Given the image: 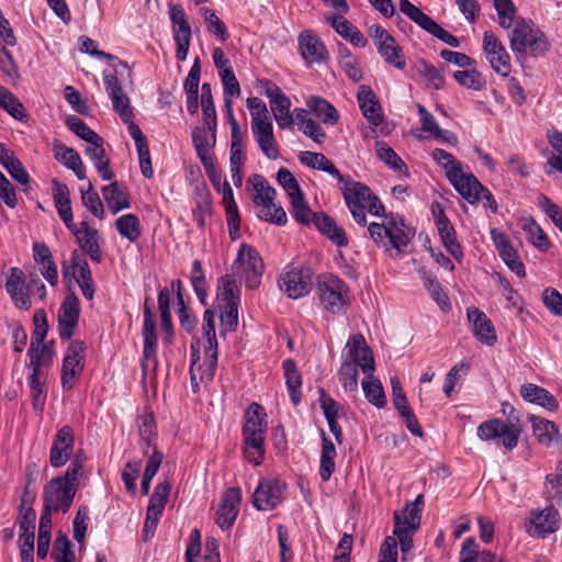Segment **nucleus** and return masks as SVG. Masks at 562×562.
<instances>
[{
	"instance_id": "1",
	"label": "nucleus",
	"mask_w": 562,
	"mask_h": 562,
	"mask_svg": "<svg viewBox=\"0 0 562 562\" xmlns=\"http://www.w3.org/2000/svg\"><path fill=\"white\" fill-rule=\"evenodd\" d=\"M86 454L78 450L63 475L49 480L43 490L44 510L47 514L68 512L76 496L82 476Z\"/></svg>"
},
{
	"instance_id": "2",
	"label": "nucleus",
	"mask_w": 562,
	"mask_h": 562,
	"mask_svg": "<svg viewBox=\"0 0 562 562\" xmlns=\"http://www.w3.org/2000/svg\"><path fill=\"white\" fill-rule=\"evenodd\" d=\"M246 103L251 116V133L255 140L268 159H277L279 150L266 103L258 97L248 98Z\"/></svg>"
},
{
	"instance_id": "3",
	"label": "nucleus",
	"mask_w": 562,
	"mask_h": 562,
	"mask_svg": "<svg viewBox=\"0 0 562 562\" xmlns=\"http://www.w3.org/2000/svg\"><path fill=\"white\" fill-rule=\"evenodd\" d=\"M217 301L222 329L234 331L238 325V308L240 303V289L234 276H223L217 285Z\"/></svg>"
},
{
	"instance_id": "4",
	"label": "nucleus",
	"mask_w": 562,
	"mask_h": 562,
	"mask_svg": "<svg viewBox=\"0 0 562 562\" xmlns=\"http://www.w3.org/2000/svg\"><path fill=\"white\" fill-rule=\"evenodd\" d=\"M316 291L321 304L331 314L342 313L349 304V286L334 274L319 276Z\"/></svg>"
},
{
	"instance_id": "5",
	"label": "nucleus",
	"mask_w": 562,
	"mask_h": 562,
	"mask_svg": "<svg viewBox=\"0 0 562 562\" xmlns=\"http://www.w3.org/2000/svg\"><path fill=\"white\" fill-rule=\"evenodd\" d=\"M233 273L236 279L238 274L249 289H256L260 284L263 273V262L258 251L248 244H241L234 261Z\"/></svg>"
},
{
	"instance_id": "6",
	"label": "nucleus",
	"mask_w": 562,
	"mask_h": 562,
	"mask_svg": "<svg viewBox=\"0 0 562 562\" xmlns=\"http://www.w3.org/2000/svg\"><path fill=\"white\" fill-rule=\"evenodd\" d=\"M519 426L506 423L499 418H492L480 424L476 429L477 437L483 441L497 440L506 452L514 450L520 437Z\"/></svg>"
},
{
	"instance_id": "7",
	"label": "nucleus",
	"mask_w": 562,
	"mask_h": 562,
	"mask_svg": "<svg viewBox=\"0 0 562 562\" xmlns=\"http://www.w3.org/2000/svg\"><path fill=\"white\" fill-rule=\"evenodd\" d=\"M338 182L353 220L359 225H366V205L373 195L370 188L361 182L352 180L349 176H342V180H338Z\"/></svg>"
},
{
	"instance_id": "8",
	"label": "nucleus",
	"mask_w": 562,
	"mask_h": 562,
	"mask_svg": "<svg viewBox=\"0 0 562 562\" xmlns=\"http://www.w3.org/2000/svg\"><path fill=\"white\" fill-rule=\"evenodd\" d=\"M562 525V519L554 503L543 508L531 509L525 522L526 532L533 538L546 539L557 532Z\"/></svg>"
},
{
	"instance_id": "9",
	"label": "nucleus",
	"mask_w": 562,
	"mask_h": 562,
	"mask_svg": "<svg viewBox=\"0 0 562 562\" xmlns=\"http://www.w3.org/2000/svg\"><path fill=\"white\" fill-rule=\"evenodd\" d=\"M86 345L82 340H72L65 353L61 366V387L72 390L79 381L85 368Z\"/></svg>"
},
{
	"instance_id": "10",
	"label": "nucleus",
	"mask_w": 562,
	"mask_h": 562,
	"mask_svg": "<svg viewBox=\"0 0 562 562\" xmlns=\"http://www.w3.org/2000/svg\"><path fill=\"white\" fill-rule=\"evenodd\" d=\"M260 87L269 99L270 109L274 120L280 128H290L293 126V114L290 112V98L270 80H260Z\"/></svg>"
},
{
	"instance_id": "11",
	"label": "nucleus",
	"mask_w": 562,
	"mask_h": 562,
	"mask_svg": "<svg viewBox=\"0 0 562 562\" xmlns=\"http://www.w3.org/2000/svg\"><path fill=\"white\" fill-rule=\"evenodd\" d=\"M313 285V273L308 268H286L279 279L280 290L290 299L296 300L310 293Z\"/></svg>"
},
{
	"instance_id": "12",
	"label": "nucleus",
	"mask_w": 562,
	"mask_h": 562,
	"mask_svg": "<svg viewBox=\"0 0 562 562\" xmlns=\"http://www.w3.org/2000/svg\"><path fill=\"white\" fill-rule=\"evenodd\" d=\"M286 484L280 479H261L252 494V505L258 510H272L285 497Z\"/></svg>"
},
{
	"instance_id": "13",
	"label": "nucleus",
	"mask_w": 562,
	"mask_h": 562,
	"mask_svg": "<svg viewBox=\"0 0 562 562\" xmlns=\"http://www.w3.org/2000/svg\"><path fill=\"white\" fill-rule=\"evenodd\" d=\"M370 35L374 42L378 53L384 61L403 70L406 63L402 48L396 43L395 38L380 25H372L370 27Z\"/></svg>"
},
{
	"instance_id": "14",
	"label": "nucleus",
	"mask_w": 562,
	"mask_h": 562,
	"mask_svg": "<svg viewBox=\"0 0 562 562\" xmlns=\"http://www.w3.org/2000/svg\"><path fill=\"white\" fill-rule=\"evenodd\" d=\"M483 52L495 72L507 77L510 72V57L502 42L491 31L483 34Z\"/></svg>"
},
{
	"instance_id": "15",
	"label": "nucleus",
	"mask_w": 562,
	"mask_h": 562,
	"mask_svg": "<svg viewBox=\"0 0 562 562\" xmlns=\"http://www.w3.org/2000/svg\"><path fill=\"white\" fill-rule=\"evenodd\" d=\"M345 349L346 356L342 355V360L356 361L364 375H370L374 372L375 368L372 351L361 334L350 335Z\"/></svg>"
},
{
	"instance_id": "16",
	"label": "nucleus",
	"mask_w": 562,
	"mask_h": 562,
	"mask_svg": "<svg viewBox=\"0 0 562 562\" xmlns=\"http://www.w3.org/2000/svg\"><path fill=\"white\" fill-rule=\"evenodd\" d=\"M75 449V435L70 426H63L54 436L49 450V463L53 468L64 467Z\"/></svg>"
},
{
	"instance_id": "17",
	"label": "nucleus",
	"mask_w": 562,
	"mask_h": 562,
	"mask_svg": "<svg viewBox=\"0 0 562 562\" xmlns=\"http://www.w3.org/2000/svg\"><path fill=\"white\" fill-rule=\"evenodd\" d=\"M240 503L239 487H229L223 493L215 513V522L222 530H227L234 525L239 514Z\"/></svg>"
},
{
	"instance_id": "18",
	"label": "nucleus",
	"mask_w": 562,
	"mask_h": 562,
	"mask_svg": "<svg viewBox=\"0 0 562 562\" xmlns=\"http://www.w3.org/2000/svg\"><path fill=\"white\" fill-rule=\"evenodd\" d=\"M79 315V299L74 293L66 295L58 311V331L63 340H69L74 336Z\"/></svg>"
},
{
	"instance_id": "19",
	"label": "nucleus",
	"mask_w": 562,
	"mask_h": 562,
	"mask_svg": "<svg viewBox=\"0 0 562 562\" xmlns=\"http://www.w3.org/2000/svg\"><path fill=\"white\" fill-rule=\"evenodd\" d=\"M431 158L438 164L445 171L447 179L451 186L458 191L463 188V184L468 181L473 173H467L462 170L461 162L458 161L454 156L445 149L436 148L431 153Z\"/></svg>"
},
{
	"instance_id": "20",
	"label": "nucleus",
	"mask_w": 562,
	"mask_h": 562,
	"mask_svg": "<svg viewBox=\"0 0 562 562\" xmlns=\"http://www.w3.org/2000/svg\"><path fill=\"white\" fill-rule=\"evenodd\" d=\"M432 216L443 247L457 260L460 259L462 250L457 241L456 229L439 204L432 205Z\"/></svg>"
},
{
	"instance_id": "21",
	"label": "nucleus",
	"mask_w": 562,
	"mask_h": 562,
	"mask_svg": "<svg viewBox=\"0 0 562 562\" xmlns=\"http://www.w3.org/2000/svg\"><path fill=\"white\" fill-rule=\"evenodd\" d=\"M457 192L470 204H476L479 201L483 200V206L485 209L490 210L494 214L497 213L498 204L496 200L491 191L484 187L474 175L468 178L463 188H460Z\"/></svg>"
},
{
	"instance_id": "22",
	"label": "nucleus",
	"mask_w": 562,
	"mask_h": 562,
	"mask_svg": "<svg viewBox=\"0 0 562 562\" xmlns=\"http://www.w3.org/2000/svg\"><path fill=\"white\" fill-rule=\"evenodd\" d=\"M76 237L80 248L88 254L93 262L100 263L103 259L99 244V233L87 222H81L79 227L74 224V228L69 229Z\"/></svg>"
},
{
	"instance_id": "23",
	"label": "nucleus",
	"mask_w": 562,
	"mask_h": 562,
	"mask_svg": "<svg viewBox=\"0 0 562 562\" xmlns=\"http://www.w3.org/2000/svg\"><path fill=\"white\" fill-rule=\"evenodd\" d=\"M357 101L363 116L370 125L378 127L383 123V112L376 94L371 87L361 85L358 88Z\"/></svg>"
},
{
	"instance_id": "24",
	"label": "nucleus",
	"mask_w": 562,
	"mask_h": 562,
	"mask_svg": "<svg viewBox=\"0 0 562 562\" xmlns=\"http://www.w3.org/2000/svg\"><path fill=\"white\" fill-rule=\"evenodd\" d=\"M267 431H241V452L254 465H260L266 457Z\"/></svg>"
},
{
	"instance_id": "25",
	"label": "nucleus",
	"mask_w": 562,
	"mask_h": 562,
	"mask_svg": "<svg viewBox=\"0 0 562 562\" xmlns=\"http://www.w3.org/2000/svg\"><path fill=\"white\" fill-rule=\"evenodd\" d=\"M297 43L300 53L307 64H319L327 57L326 46L312 31L301 32Z\"/></svg>"
},
{
	"instance_id": "26",
	"label": "nucleus",
	"mask_w": 562,
	"mask_h": 562,
	"mask_svg": "<svg viewBox=\"0 0 562 562\" xmlns=\"http://www.w3.org/2000/svg\"><path fill=\"white\" fill-rule=\"evenodd\" d=\"M469 323L472 325L474 336L483 344L492 346L496 342L497 336L491 319L477 307L471 306L467 310Z\"/></svg>"
},
{
	"instance_id": "27",
	"label": "nucleus",
	"mask_w": 562,
	"mask_h": 562,
	"mask_svg": "<svg viewBox=\"0 0 562 562\" xmlns=\"http://www.w3.org/2000/svg\"><path fill=\"white\" fill-rule=\"evenodd\" d=\"M530 422L533 435L541 445L557 449L562 447V436L553 422L536 416H532Z\"/></svg>"
},
{
	"instance_id": "28",
	"label": "nucleus",
	"mask_w": 562,
	"mask_h": 562,
	"mask_svg": "<svg viewBox=\"0 0 562 562\" xmlns=\"http://www.w3.org/2000/svg\"><path fill=\"white\" fill-rule=\"evenodd\" d=\"M55 207L60 220L68 229L74 228V215L71 210L70 192L67 184L54 179L52 182Z\"/></svg>"
},
{
	"instance_id": "29",
	"label": "nucleus",
	"mask_w": 562,
	"mask_h": 562,
	"mask_svg": "<svg viewBox=\"0 0 562 562\" xmlns=\"http://www.w3.org/2000/svg\"><path fill=\"white\" fill-rule=\"evenodd\" d=\"M24 273L19 268H11L7 279L5 289L15 306L21 310L31 307L30 295L24 292Z\"/></svg>"
},
{
	"instance_id": "30",
	"label": "nucleus",
	"mask_w": 562,
	"mask_h": 562,
	"mask_svg": "<svg viewBox=\"0 0 562 562\" xmlns=\"http://www.w3.org/2000/svg\"><path fill=\"white\" fill-rule=\"evenodd\" d=\"M218 193L222 194V202L225 206L226 221L228 225L229 237L233 240H236L239 237V212L237 207V203L234 198L233 189L228 181H224L223 190Z\"/></svg>"
},
{
	"instance_id": "31",
	"label": "nucleus",
	"mask_w": 562,
	"mask_h": 562,
	"mask_svg": "<svg viewBox=\"0 0 562 562\" xmlns=\"http://www.w3.org/2000/svg\"><path fill=\"white\" fill-rule=\"evenodd\" d=\"M191 364H190V384L193 393H198L200 391L201 383H209L213 380L217 361L215 362L214 367L212 368L211 375H206L209 373V369H211L210 360L204 357V362H200V352L199 350H193L191 355Z\"/></svg>"
},
{
	"instance_id": "32",
	"label": "nucleus",
	"mask_w": 562,
	"mask_h": 562,
	"mask_svg": "<svg viewBox=\"0 0 562 562\" xmlns=\"http://www.w3.org/2000/svg\"><path fill=\"white\" fill-rule=\"evenodd\" d=\"M423 495H418L413 503H408L398 514L394 513V527L405 530H417L422 518Z\"/></svg>"
},
{
	"instance_id": "33",
	"label": "nucleus",
	"mask_w": 562,
	"mask_h": 562,
	"mask_svg": "<svg viewBox=\"0 0 562 562\" xmlns=\"http://www.w3.org/2000/svg\"><path fill=\"white\" fill-rule=\"evenodd\" d=\"M192 142L201 164L212 160L213 157L210 151L216 143V127L213 130H209L206 126L194 127L192 130Z\"/></svg>"
},
{
	"instance_id": "34",
	"label": "nucleus",
	"mask_w": 562,
	"mask_h": 562,
	"mask_svg": "<svg viewBox=\"0 0 562 562\" xmlns=\"http://www.w3.org/2000/svg\"><path fill=\"white\" fill-rule=\"evenodd\" d=\"M103 143V138H101L99 142L89 144L86 148V155L92 161L101 179L110 181L114 178L115 173L110 167V158L105 153Z\"/></svg>"
},
{
	"instance_id": "35",
	"label": "nucleus",
	"mask_w": 562,
	"mask_h": 562,
	"mask_svg": "<svg viewBox=\"0 0 562 562\" xmlns=\"http://www.w3.org/2000/svg\"><path fill=\"white\" fill-rule=\"evenodd\" d=\"M520 395L526 402L537 404L548 411L553 412L559 408L557 398L549 391L537 384L528 383L521 385Z\"/></svg>"
},
{
	"instance_id": "36",
	"label": "nucleus",
	"mask_w": 562,
	"mask_h": 562,
	"mask_svg": "<svg viewBox=\"0 0 562 562\" xmlns=\"http://www.w3.org/2000/svg\"><path fill=\"white\" fill-rule=\"evenodd\" d=\"M204 337L206 338V345L204 346V357L211 362L210 367L213 368L217 361V339L215 334V313L211 310H206L203 314L202 325ZM212 369H209L206 375H211Z\"/></svg>"
},
{
	"instance_id": "37",
	"label": "nucleus",
	"mask_w": 562,
	"mask_h": 562,
	"mask_svg": "<svg viewBox=\"0 0 562 562\" xmlns=\"http://www.w3.org/2000/svg\"><path fill=\"white\" fill-rule=\"evenodd\" d=\"M53 149L58 161L72 170L79 180L86 179V168L77 150L61 143H55Z\"/></svg>"
},
{
	"instance_id": "38",
	"label": "nucleus",
	"mask_w": 562,
	"mask_h": 562,
	"mask_svg": "<svg viewBox=\"0 0 562 562\" xmlns=\"http://www.w3.org/2000/svg\"><path fill=\"white\" fill-rule=\"evenodd\" d=\"M322 451L319 459V476L323 482L330 480L336 470L335 459L337 451L334 442L327 437L326 432L321 430Z\"/></svg>"
},
{
	"instance_id": "39",
	"label": "nucleus",
	"mask_w": 562,
	"mask_h": 562,
	"mask_svg": "<svg viewBox=\"0 0 562 562\" xmlns=\"http://www.w3.org/2000/svg\"><path fill=\"white\" fill-rule=\"evenodd\" d=\"M0 164L10 176L22 186L29 184L30 176L22 162L15 158L14 153L3 143H0Z\"/></svg>"
},
{
	"instance_id": "40",
	"label": "nucleus",
	"mask_w": 562,
	"mask_h": 562,
	"mask_svg": "<svg viewBox=\"0 0 562 562\" xmlns=\"http://www.w3.org/2000/svg\"><path fill=\"white\" fill-rule=\"evenodd\" d=\"M312 222L319 232L325 234L337 246L342 247L348 244L345 231L330 216L324 213H316Z\"/></svg>"
},
{
	"instance_id": "41",
	"label": "nucleus",
	"mask_w": 562,
	"mask_h": 562,
	"mask_svg": "<svg viewBox=\"0 0 562 562\" xmlns=\"http://www.w3.org/2000/svg\"><path fill=\"white\" fill-rule=\"evenodd\" d=\"M299 160L302 165L322 170L333 176L337 180H342V175L338 170V168L322 153L314 151H301L299 155Z\"/></svg>"
},
{
	"instance_id": "42",
	"label": "nucleus",
	"mask_w": 562,
	"mask_h": 562,
	"mask_svg": "<svg viewBox=\"0 0 562 562\" xmlns=\"http://www.w3.org/2000/svg\"><path fill=\"white\" fill-rule=\"evenodd\" d=\"M285 385L293 405H299L302 398V378L293 359H285L282 363Z\"/></svg>"
},
{
	"instance_id": "43",
	"label": "nucleus",
	"mask_w": 562,
	"mask_h": 562,
	"mask_svg": "<svg viewBox=\"0 0 562 562\" xmlns=\"http://www.w3.org/2000/svg\"><path fill=\"white\" fill-rule=\"evenodd\" d=\"M268 430V422H267V413L265 408L252 402L244 414V424L241 427V431H267Z\"/></svg>"
},
{
	"instance_id": "44",
	"label": "nucleus",
	"mask_w": 562,
	"mask_h": 562,
	"mask_svg": "<svg viewBox=\"0 0 562 562\" xmlns=\"http://www.w3.org/2000/svg\"><path fill=\"white\" fill-rule=\"evenodd\" d=\"M212 195L211 192L205 189H196L194 193V206L192 209V215L200 228H204L206 225V218L212 214Z\"/></svg>"
},
{
	"instance_id": "45",
	"label": "nucleus",
	"mask_w": 562,
	"mask_h": 562,
	"mask_svg": "<svg viewBox=\"0 0 562 562\" xmlns=\"http://www.w3.org/2000/svg\"><path fill=\"white\" fill-rule=\"evenodd\" d=\"M542 495L548 502L562 503V459L557 463L554 472L546 475Z\"/></svg>"
},
{
	"instance_id": "46",
	"label": "nucleus",
	"mask_w": 562,
	"mask_h": 562,
	"mask_svg": "<svg viewBox=\"0 0 562 562\" xmlns=\"http://www.w3.org/2000/svg\"><path fill=\"white\" fill-rule=\"evenodd\" d=\"M248 183L252 186V202L258 207L268 206L274 201L277 192L261 175H252L249 177Z\"/></svg>"
},
{
	"instance_id": "47",
	"label": "nucleus",
	"mask_w": 562,
	"mask_h": 562,
	"mask_svg": "<svg viewBox=\"0 0 562 562\" xmlns=\"http://www.w3.org/2000/svg\"><path fill=\"white\" fill-rule=\"evenodd\" d=\"M310 111L323 123L334 125L339 119L338 111L327 100L313 95L306 101Z\"/></svg>"
},
{
	"instance_id": "48",
	"label": "nucleus",
	"mask_w": 562,
	"mask_h": 562,
	"mask_svg": "<svg viewBox=\"0 0 562 562\" xmlns=\"http://www.w3.org/2000/svg\"><path fill=\"white\" fill-rule=\"evenodd\" d=\"M102 195L113 214L131 206L128 194L119 188L117 182L104 186Z\"/></svg>"
},
{
	"instance_id": "49",
	"label": "nucleus",
	"mask_w": 562,
	"mask_h": 562,
	"mask_svg": "<svg viewBox=\"0 0 562 562\" xmlns=\"http://www.w3.org/2000/svg\"><path fill=\"white\" fill-rule=\"evenodd\" d=\"M115 227L119 234L131 243L136 241L142 234L139 218L137 215L132 213L117 217L115 221Z\"/></svg>"
},
{
	"instance_id": "50",
	"label": "nucleus",
	"mask_w": 562,
	"mask_h": 562,
	"mask_svg": "<svg viewBox=\"0 0 562 562\" xmlns=\"http://www.w3.org/2000/svg\"><path fill=\"white\" fill-rule=\"evenodd\" d=\"M362 389L366 398L378 408H382L386 404L383 386L380 380L373 378V373L366 375L362 380Z\"/></svg>"
},
{
	"instance_id": "51",
	"label": "nucleus",
	"mask_w": 562,
	"mask_h": 562,
	"mask_svg": "<svg viewBox=\"0 0 562 562\" xmlns=\"http://www.w3.org/2000/svg\"><path fill=\"white\" fill-rule=\"evenodd\" d=\"M387 240L391 246L397 251H403V249L409 243V235L405 231L404 221L400 220H391L387 222Z\"/></svg>"
},
{
	"instance_id": "52",
	"label": "nucleus",
	"mask_w": 562,
	"mask_h": 562,
	"mask_svg": "<svg viewBox=\"0 0 562 562\" xmlns=\"http://www.w3.org/2000/svg\"><path fill=\"white\" fill-rule=\"evenodd\" d=\"M201 106L204 125L209 130L216 127V111L212 95V86L204 82L201 88Z\"/></svg>"
},
{
	"instance_id": "53",
	"label": "nucleus",
	"mask_w": 562,
	"mask_h": 562,
	"mask_svg": "<svg viewBox=\"0 0 562 562\" xmlns=\"http://www.w3.org/2000/svg\"><path fill=\"white\" fill-rule=\"evenodd\" d=\"M0 108L15 120L23 121L26 116L24 105L11 91L2 86H0Z\"/></svg>"
},
{
	"instance_id": "54",
	"label": "nucleus",
	"mask_w": 562,
	"mask_h": 562,
	"mask_svg": "<svg viewBox=\"0 0 562 562\" xmlns=\"http://www.w3.org/2000/svg\"><path fill=\"white\" fill-rule=\"evenodd\" d=\"M358 364L352 360H342L338 371V379L347 392L358 391Z\"/></svg>"
},
{
	"instance_id": "55",
	"label": "nucleus",
	"mask_w": 562,
	"mask_h": 562,
	"mask_svg": "<svg viewBox=\"0 0 562 562\" xmlns=\"http://www.w3.org/2000/svg\"><path fill=\"white\" fill-rule=\"evenodd\" d=\"M375 150L378 157L385 162L393 170L398 172H405L407 175V169L404 161L401 157L395 153L393 148H391L385 142L379 140L375 143Z\"/></svg>"
},
{
	"instance_id": "56",
	"label": "nucleus",
	"mask_w": 562,
	"mask_h": 562,
	"mask_svg": "<svg viewBox=\"0 0 562 562\" xmlns=\"http://www.w3.org/2000/svg\"><path fill=\"white\" fill-rule=\"evenodd\" d=\"M246 161L244 147H231L229 171L234 186L240 188L243 186V169Z\"/></svg>"
},
{
	"instance_id": "57",
	"label": "nucleus",
	"mask_w": 562,
	"mask_h": 562,
	"mask_svg": "<svg viewBox=\"0 0 562 562\" xmlns=\"http://www.w3.org/2000/svg\"><path fill=\"white\" fill-rule=\"evenodd\" d=\"M35 342L36 341H31L30 348L27 350V356L30 357L29 368L31 369V374H40L41 367L50 361L49 350L44 345V342Z\"/></svg>"
},
{
	"instance_id": "58",
	"label": "nucleus",
	"mask_w": 562,
	"mask_h": 562,
	"mask_svg": "<svg viewBox=\"0 0 562 562\" xmlns=\"http://www.w3.org/2000/svg\"><path fill=\"white\" fill-rule=\"evenodd\" d=\"M548 140L557 154H552L548 158L547 166L550 169H547L546 173L550 176L552 173V170L562 173V133L559 131H552L551 133L548 134Z\"/></svg>"
},
{
	"instance_id": "59",
	"label": "nucleus",
	"mask_w": 562,
	"mask_h": 562,
	"mask_svg": "<svg viewBox=\"0 0 562 562\" xmlns=\"http://www.w3.org/2000/svg\"><path fill=\"white\" fill-rule=\"evenodd\" d=\"M521 228L526 233L529 241L539 250L546 251L549 248L550 241L548 237L532 218L525 220Z\"/></svg>"
},
{
	"instance_id": "60",
	"label": "nucleus",
	"mask_w": 562,
	"mask_h": 562,
	"mask_svg": "<svg viewBox=\"0 0 562 562\" xmlns=\"http://www.w3.org/2000/svg\"><path fill=\"white\" fill-rule=\"evenodd\" d=\"M81 200L83 205L91 212V214L100 220L104 217V207L97 191H94L92 183L89 181L87 189H81Z\"/></svg>"
},
{
	"instance_id": "61",
	"label": "nucleus",
	"mask_w": 562,
	"mask_h": 562,
	"mask_svg": "<svg viewBox=\"0 0 562 562\" xmlns=\"http://www.w3.org/2000/svg\"><path fill=\"white\" fill-rule=\"evenodd\" d=\"M67 127L75 133L78 137L86 140L89 144L101 140V136L92 131L85 121L78 116H69L66 120Z\"/></svg>"
},
{
	"instance_id": "62",
	"label": "nucleus",
	"mask_w": 562,
	"mask_h": 562,
	"mask_svg": "<svg viewBox=\"0 0 562 562\" xmlns=\"http://www.w3.org/2000/svg\"><path fill=\"white\" fill-rule=\"evenodd\" d=\"M533 25L525 20L516 22L510 35V48L514 53L524 52V42L527 41V36L530 34Z\"/></svg>"
},
{
	"instance_id": "63",
	"label": "nucleus",
	"mask_w": 562,
	"mask_h": 562,
	"mask_svg": "<svg viewBox=\"0 0 562 562\" xmlns=\"http://www.w3.org/2000/svg\"><path fill=\"white\" fill-rule=\"evenodd\" d=\"M29 386L32 394V405L35 412L42 413L46 401V389L40 380V374H30Z\"/></svg>"
},
{
	"instance_id": "64",
	"label": "nucleus",
	"mask_w": 562,
	"mask_h": 562,
	"mask_svg": "<svg viewBox=\"0 0 562 562\" xmlns=\"http://www.w3.org/2000/svg\"><path fill=\"white\" fill-rule=\"evenodd\" d=\"M494 8L497 12L498 24L503 29H509L514 24L516 7L512 0H494Z\"/></svg>"
}]
</instances>
